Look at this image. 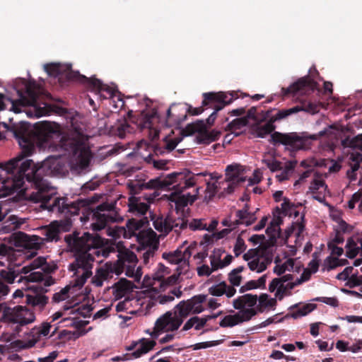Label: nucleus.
Here are the masks:
<instances>
[{
    "instance_id": "1",
    "label": "nucleus",
    "mask_w": 362,
    "mask_h": 362,
    "mask_svg": "<svg viewBox=\"0 0 362 362\" xmlns=\"http://www.w3.org/2000/svg\"><path fill=\"white\" fill-rule=\"evenodd\" d=\"M13 134L22 151L18 156L10 159L7 167L1 170L5 173L15 170V175L6 182V186L10 192H16L23 187L26 180L36 189L30 194V200L38 203L44 196L53 192L45 177L62 174L64 164L60 158L54 156L48 157L40 164H35L26 157L33 154L36 145L48 143L54 136L59 137V126L43 121L31 127L29 123L22 122L15 127Z\"/></svg>"
},
{
    "instance_id": "2",
    "label": "nucleus",
    "mask_w": 362,
    "mask_h": 362,
    "mask_svg": "<svg viewBox=\"0 0 362 362\" xmlns=\"http://www.w3.org/2000/svg\"><path fill=\"white\" fill-rule=\"evenodd\" d=\"M64 240L75 257V260L69 265V270L74 272L75 276L73 286L81 288L93 274L95 257H106L111 251L105 247V239L89 232L81 235V232L74 231L66 235Z\"/></svg>"
},
{
    "instance_id": "3",
    "label": "nucleus",
    "mask_w": 362,
    "mask_h": 362,
    "mask_svg": "<svg viewBox=\"0 0 362 362\" xmlns=\"http://www.w3.org/2000/svg\"><path fill=\"white\" fill-rule=\"evenodd\" d=\"M90 214L92 215V219L94 221L91 223V228L94 231H99L107 228V235L114 239L122 236L127 238L125 227L117 226L111 227L109 226L110 223L120 222L123 220L115 210L113 205L108 204H100L95 210H91Z\"/></svg>"
},
{
    "instance_id": "4",
    "label": "nucleus",
    "mask_w": 362,
    "mask_h": 362,
    "mask_svg": "<svg viewBox=\"0 0 362 362\" xmlns=\"http://www.w3.org/2000/svg\"><path fill=\"white\" fill-rule=\"evenodd\" d=\"M60 146L76 158V165L79 170H85L92 157L88 144V137L79 132H73L60 138Z\"/></svg>"
},
{
    "instance_id": "5",
    "label": "nucleus",
    "mask_w": 362,
    "mask_h": 362,
    "mask_svg": "<svg viewBox=\"0 0 362 362\" xmlns=\"http://www.w3.org/2000/svg\"><path fill=\"white\" fill-rule=\"evenodd\" d=\"M54 192L44 196L42 200L38 201L41 203V207L47 209L49 211L57 212L59 214H64L66 216L79 215L81 211L83 216L80 217V220L86 222L89 219L90 211L88 215H85L87 209L84 207L83 201H78L76 202H68L66 197H58L54 195Z\"/></svg>"
},
{
    "instance_id": "6",
    "label": "nucleus",
    "mask_w": 362,
    "mask_h": 362,
    "mask_svg": "<svg viewBox=\"0 0 362 362\" xmlns=\"http://www.w3.org/2000/svg\"><path fill=\"white\" fill-rule=\"evenodd\" d=\"M326 134V130H323L317 134L307 135L298 134L296 132L281 133L274 132L271 134L269 142L274 146L284 145L288 150L296 151L305 148L309 144V140H317L319 137Z\"/></svg>"
},
{
    "instance_id": "7",
    "label": "nucleus",
    "mask_w": 362,
    "mask_h": 362,
    "mask_svg": "<svg viewBox=\"0 0 362 362\" xmlns=\"http://www.w3.org/2000/svg\"><path fill=\"white\" fill-rule=\"evenodd\" d=\"M174 310V315L169 311L156 320L154 327L156 332L175 331L182 324L184 320L192 313V308L187 300L180 301Z\"/></svg>"
},
{
    "instance_id": "8",
    "label": "nucleus",
    "mask_w": 362,
    "mask_h": 362,
    "mask_svg": "<svg viewBox=\"0 0 362 362\" xmlns=\"http://www.w3.org/2000/svg\"><path fill=\"white\" fill-rule=\"evenodd\" d=\"M174 173H182L184 175L185 178L181 182L174 180L172 182L170 187H164V189L174 191L170 194V200L175 202L178 207H185L188 204H192L197 199L199 188L195 189L196 193L194 194H191L190 193L182 194V192L195 185L194 176L191 175L189 171L175 172Z\"/></svg>"
},
{
    "instance_id": "9",
    "label": "nucleus",
    "mask_w": 362,
    "mask_h": 362,
    "mask_svg": "<svg viewBox=\"0 0 362 362\" xmlns=\"http://www.w3.org/2000/svg\"><path fill=\"white\" fill-rule=\"evenodd\" d=\"M39 86L35 81H29L25 85V91H18L19 98L12 103V109L15 112H20V107L33 106L35 109V116L40 117L47 114L46 108L37 107Z\"/></svg>"
},
{
    "instance_id": "10",
    "label": "nucleus",
    "mask_w": 362,
    "mask_h": 362,
    "mask_svg": "<svg viewBox=\"0 0 362 362\" xmlns=\"http://www.w3.org/2000/svg\"><path fill=\"white\" fill-rule=\"evenodd\" d=\"M184 178V175L182 173H170L163 178L156 177L150 180L147 182L141 183L136 182V183H131L129 185V187L132 193L138 194L144 189H164V187H170L172 182L174 180L181 182Z\"/></svg>"
},
{
    "instance_id": "11",
    "label": "nucleus",
    "mask_w": 362,
    "mask_h": 362,
    "mask_svg": "<svg viewBox=\"0 0 362 362\" xmlns=\"http://www.w3.org/2000/svg\"><path fill=\"white\" fill-rule=\"evenodd\" d=\"M236 94L235 93L208 92L202 94V106L210 107L216 111L221 110L225 106L230 104Z\"/></svg>"
},
{
    "instance_id": "12",
    "label": "nucleus",
    "mask_w": 362,
    "mask_h": 362,
    "mask_svg": "<svg viewBox=\"0 0 362 362\" xmlns=\"http://www.w3.org/2000/svg\"><path fill=\"white\" fill-rule=\"evenodd\" d=\"M317 83L310 78L309 75L298 78L288 88H282L283 97L296 95H308L317 88Z\"/></svg>"
},
{
    "instance_id": "13",
    "label": "nucleus",
    "mask_w": 362,
    "mask_h": 362,
    "mask_svg": "<svg viewBox=\"0 0 362 362\" xmlns=\"http://www.w3.org/2000/svg\"><path fill=\"white\" fill-rule=\"evenodd\" d=\"M342 144L351 148V151L349 153V163L351 172L354 173L360 168L362 164V134L351 139H344Z\"/></svg>"
},
{
    "instance_id": "14",
    "label": "nucleus",
    "mask_w": 362,
    "mask_h": 362,
    "mask_svg": "<svg viewBox=\"0 0 362 362\" xmlns=\"http://www.w3.org/2000/svg\"><path fill=\"white\" fill-rule=\"evenodd\" d=\"M182 132L185 136H190L197 132L196 140L197 143L200 144H209L216 141V138H212L211 134L206 131L205 125L202 121L188 124Z\"/></svg>"
},
{
    "instance_id": "15",
    "label": "nucleus",
    "mask_w": 362,
    "mask_h": 362,
    "mask_svg": "<svg viewBox=\"0 0 362 362\" xmlns=\"http://www.w3.org/2000/svg\"><path fill=\"white\" fill-rule=\"evenodd\" d=\"M148 223V221L146 217H144L140 219H129L126 223L127 238L136 236L139 241L143 240L144 231L141 230V228Z\"/></svg>"
},
{
    "instance_id": "16",
    "label": "nucleus",
    "mask_w": 362,
    "mask_h": 362,
    "mask_svg": "<svg viewBox=\"0 0 362 362\" xmlns=\"http://www.w3.org/2000/svg\"><path fill=\"white\" fill-rule=\"evenodd\" d=\"M156 342L153 340L143 339L139 343V348L132 353L124 354L122 357L116 356L112 358L113 361H128L133 358H137L142 355L148 353L155 346Z\"/></svg>"
},
{
    "instance_id": "17",
    "label": "nucleus",
    "mask_w": 362,
    "mask_h": 362,
    "mask_svg": "<svg viewBox=\"0 0 362 362\" xmlns=\"http://www.w3.org/2000/svg\"><path fill=\"white\" fill-rule=\"evenodd\" d=\"M187 110L180 105H172L166 112V124H180L187 118Z\"/></svg>"
},
{
    "instance_id": "18",
    "label": "nucleus",
    "mask_w": 362,
    "mask_h": 362,
    "mask_svg": "<svg viewBox=\"0 0 362 362\" xmlns=\"http://www.w3.org/2000/svg\"><path fill=\"white\" fill-rule=\"evenodd\" d=\"M51 325L49 322H44L40 326H35L28 333V344L27 346H34L42 337L48 336Z\"/></svg>"
},
{
    "instance_id": "19",
    "label": "nucleus",
    "mask_w": 362,
    "mask_h": 362,
    "mask_svg": "<svg viewBox=\"0 0 362 362\" xmlns=\"http://www.w3.org/2000/svg\"><path fill=\"white\" fill-rule=\"evenodd\" d=\"M66 77L69 80L78 81L87 85L88 87L96 89L98 92L103 87L102 81L95 77L88 78L84 75H81L79 72L70 71L67 73Z\"/></svg>"
},
{
    "instance_id": "20",
    "label": "nucleus",
    "mask_w": 362,
    "mask_h": 362,
    "mask_svg": "<svg viewBox=\"0 0 362 362\" xmlns=\"http://www.w3.org/2000/svg\"><path fill=\"white\" fill-rule=\"evenodd\" d=\"M137 262V257L134 252L129 250H124V251H120L119 252L118 259L114 264L115 265H117V269H119L121 270V273H122L125 267L128 266V264L136 265Z\"/></svg>"
},
{
    "instance_id": "21",
    "label": "nucleus",
    "mask_w": 362,
    "mask_h": 362,
    "mask_svg": "<svg viewBox=\"0 0 362 362\" xmlns=\"http://www.w3.org/2000/svg\"><path fill=\"white\" fill-rule=\"evenodd\" d=\"M18 282H40L42 283L45 286H49L54 283V279L47 275H45L41 272H33L28 276H20Z\"/></svg>"
},
{
    "instance_id": "22",
    "label": "nucleus",
    "mask_w": 362,
    "mask_h": 362,
    "mask_svg": "<svg viewBox=\"0 0 362 362\" xmlns=\"http://www.w3.org/2000/svg\"><path fill=\"white\" fill-rule=\"evenodd\" d=\"M244 169L239 164L229 165L226 168L225 181L244 182L245 177L242 176Z\"/></svg>"
},
{
    "instance_id": "23",
    "label": "nucleus",
    "mask_w": 362,
    "mask_h": 362,
    "mask_svg": "<svg viewBox=\"0 0 362 362\" xmlns=\"http://www.w3.org/2000/svg\"><path fill=\"white\" fill-rule=\"evenodd\" d=\"M273 259V253L269 254L262 258H256L247 262V266L251 271H255L261 273L265 271L268 266L271 264Z\"/></svg>"
},
{
    "instance_id": "24",
    "label": "nucleus",
    "mask_w": 362,
    "mask_h": 362,
    "mask_svg": "<svg viewBox=\"0 0 362 362\" xmlns=\"http://www.w3.org/2000/svg\"><path fill=\"white\" fill-rule=\"evenodd\" d=\"M134 287V284L126 279L125 278L120 279L113 286V294L117 298H121L126 294L130 293Z\"/></svg>"
},
{
    "instance_id": "25",
    "label": "nucleus",
    "mask_w": 362,
    "mask_h": 362,
    "mask_svg": "<svg viewBox=\"0 0 362 362\" xmlns=\"http://www.w3.org/2000/svg\"><path fill=\"white\" fill-rule=\"evenodd\" d=\"M272 253L273 252L268 246L260 245L256 248L247 250V252L243 255V258L245 261L248 262L256 258H262Z\"/></svg>"
},
{
    "instance_id": "26",
    "label": "nucleus",
    "mask_w": 362,
    "mask_h": 362,
    "mask_svg": "<svg viewBox=\"0 0 362 362\" xmlns=\"http://www.w3.org/2000/svg\"><path fill=\"white\" fill-rule=\"evenodd\" d=\"M257 301V296L250 293L245 294L239 296L233 300V305L235 309L240 310L245 308V305L252 308Z\"/></svg>"
},
{
    "instance_id": "27",
    "label": "nucleus",
    "mask_w": 362,
    "mask_h": 362,
    "mask_svg": "<svg viewBox=\"0 0 362 362\" xmlns=\"http://www.w3.org/2000/svg\"><path fill=\"white\" fill-rule=\"evenodd\" d=\"M129 211L136 216H143L149 209V205L145 202H141L135 197L129 198Z\"/></svg>"
},
{
    "instance_id": "28",
    "label": "nucleus",
    "mask_w": 362,
    "mask_h": 362,
    "mask_svg": "<svg viewBox=\"0 0 362 362\" xmlns=\"http://www.w3.org/2000/svg\"><path fill=\"white\" fill-rule=\"evenodd\" d=\"M211 265L213 266L214 269H223L228 266L233 261V257L231 255H227L225 258L221 259V254L218 253L216 255V250L214 251V254L209 256Z\"/></svg>"
},
{
    "instance_id": "29",
    "label": "nucleus",
    "mask_w": 362,
    "mask_h": 362,
    "mask_svg": "<svg viewBox=\"0 0 362 362\" xmlns=\"http://www.w3.org/2000/svg\"><path fill=\"white\" fill-rule=\"evenodd\" d=\"M96 273L103 281L107 280L112 277V274L119 275L121 270L117 269V265L112 263H106L104 267H100L97 269Z\"/></svg>"
},
{
    "instance_id": "30",
    "label": "nucleus",
    "mask_w": 362,
    "mask_h": 362,
    "mask_svg": "<svg viewBox=\"0 0 362 362\" xmlns=\"http://www.w3.org/2000/svg\"><path fill=\"white\" fill-rule=\"evenodd\" d=\"M151 220L153 221V225L156 230L160 233H165L168 234L171 231L170 223H168V216L165 218L163 217H156V215L150 213Z\"/></svg>"
},
{
    "instance_id": "31",
    "label": "nucleus",
    "mask_w": 362,
    "mask_h": 362,
    "mask_svg": "<svg viewBox=\"0 0 362 362\" xmlns=\"http://www.w3.org/2000/svg\"><path fill=\"white\" fill-rule=\"evenodd\" d=\"M206 299V296L204 294H199L194 296L190 299L187 300V302L190 305L192 314H199L204 311L202 303Z\"/></svg>"
},
{
    "instance_id": "32",
    "label": "nucleus",
    "mask_w": 362,
    "mask_h": 362,
    "mask_svg": "<svg viewBox=\"0 0 362 362\" xmlns=\"http://www.w3.org/2000/svg\"><path fill=\"white\" fill-rule=\"evenodd\" d=\"M8 160L6 163H0V183L1 184V189L5 191L6 194H11L14 193L16 191H11L7 189L6 182L13 178V175H15V170L9 171L8 173L1 172V170L5 169L7 167Z\"/></svg>"
},
{
    "instance_id": "33",
    "label": "nucleus",
    "mask_w": 362,
    "mask_h": 362,
    "mask_svg": "<svg viewBox=\"0 0 362 362\" xmlns=\"http://www.w3.org/2000/svg\"><path fill=\"white\" fill-rule=\"evenodd\" d=\"M297 164L296 160H289L285 163V165L283 166V169L281 170V173L279 175H276V179L283 182L284 180H287L289 179L291 174L293 173L296 165Z\"/></svg>"
},
{
    "instance_id": "34",
    "label": "nucleus",
    "mask_w": 362,
    "mask_h": 362,
    "mask_svg": "<svg viewBox=\"0 0 362 362\" xmlns=\"http://www.w3.org/2000/svg\"><path fill=\"white\" fill-rule=\"evenodd\" d=\"M349 264L346 259H339L332 256L327 257L325 260V267L327 271L336 269L338 267L345 266Z\"/></svg>"
},
{
    "instance_id": "35",
    "label": "nucleus",
    "mask_w": 362,
    "mask_h": 362,
    "mask_svg": "<svg viewBox=\"0 0 362 362\" xmlns=\"http://www.w3.org/2000/svg\"><path fill=\"white\" fill-rule=\"evenodd\" d=\"M168 223H170L171 230L174 229L177 231V228L182 230L187 227V220L180 216L177 218H175L172 216H168Z\"/></svg>"
},
{
    "instance_id": "36",
    "label": "nucleus",
    "mask_w": 362,
    "mask_h": 362,
    "mask_svg": "<svg viewBox=\"0 0 362 362\" xmlns=\"http://www.w3.org/2000/svg\"><path fill=\"white\" fill-rule=\"evenodd\" d=\"M158 117V112L155 110H151L143 115L140 126L142 129H152L153 120Z\"/></svg>"
},
{
    "instance_id": "37",
    "label": "nucleus",
    "mask_w": 362,
    "mask_h": 362,
    "mask_svg": "<svg viewBox=\"0 0 362 362\" xmlns=\"http://www.w3.org/2000/svg\"><path fill=\"white\" fill-rule=\"evenodd\" d=\"M162 257L171 264H180L183 262L182 252L180 250H176L173 252H164Z\"/></svg>"
},
{
    "instance_id": "38",
    "label": "nucleus",
    "mask_w": 362,
    "mask_h": 362,
    "mask_svg": "<svg viewBox=\"0 0 362 362\" xmlns=\"http://www.w3.org/2000/svg\"><path fill=\"white\" fill-rule=\"evenodd\" d=\"M18 277V274H17L16 271L14 269H8L0 271V279L7 285L13 284Z\"/></svg>"
},
{
    "instance_id": "39",
    "label": "nucleus",
    "mask_w": 362,
    "mask_h": 362,
    "mask_svg": "<svg viewBox=\"0 0 362 362\" xmlns=\"http://www.w3.org/2000/svg\"><path fill=\"white\" fill-rule=\"evenodd\" d=\"M47 302L48 298L45 295L36 294L35 296H27V303L33 306H40L42 308Z\"/></svg>"
},
{
    "instance_id": "40",
    "label": "nucleus",
    "mask_w": 362,
    "mask_h": 362,
    "mask_svg": "<svg viewBox=\"0 0 362 362\" xmlns=\"http://www.w3.org/2000/svg\"><path fill=\"white\" fill-rule=\"evenodd\" d=\"M144 160L148 164L153 165V168L157 170L166 169V165L169 163L168 160L156 159L154 158V156L151 154L146 156Z\"/></svg>"
},
{
    "instance_id": "41",
    "label": "nucleus",
    "mask_w": 362,
    "mask_h": 362,
    "mask_svg": "<svg viewBox=\"0 0 362 362\" xmlns=\"http://www.w3.org/2000/svg\"><path fill=\"white\" fill-rule=\"evenodd\" d=\"M275 128L274 122H272V119H269L266 124L257 128V134L260 138H264L267 135L274 133Z\"/></svg>"
},
{
    "instance_id": "42",
    "label": "nucleus",
    "mask_w": 362,
    "mask_h": 362,
    "mask_svg": "<svg viewBox=\"0 0 362 362\" xmlns=\"http://www.w3.org/2000/svg\"><path fill=\"white\" fill-rule=\"evenodd\" d=\"M299 112L298 107H291L289 109H283L281 110H279L278 112L272 116L270 119H272V122H275L276 121L281 120L283 119L286 118L288 116L295 114Z\"/></svg>"
},
{
    "instance_id": "43",
    "label": "nucleus",
    "mask_w": 362,
    "mask_h": 362,
    "mask_svg": "<svg viewBox=\"0 0 362 362\" xmlns=\"http://www.w3.org/2000/svg\"><path fill=\"white\" fill-rule=\"evenodd\" d=\"M315 308V305L313 304H305L303 305L301 308H298L296 310L293 311L291 313V317L296 319L301 316H305L313 311Z\"/></svg>"
},
{
    "instance_id": "44",
    "label": "nucleus",
    "mask_w": 362,
    "mask_h": 362,
    "mask_svg": "<svg viewBox=\"0 0 362 362\" xmlns=\"http://www.w3.org/2000/svg\"><path fill=\"white\" fill-rule=\"evenodd\" d=\"M241 322L239 320V317L237 314L228 315L225 316L222 320L219 322V325L221 327H233Z\"/></svg>"
},
{
    "instance_id": "45",
    "label": "nucleus",
    "mask_w": 362,
    "mask_h": 362,
    "mask_svg": "<svg viewBox=\"0 0 362 362\" xmlns=\"http://www.w3.org/2000/svg\"><path fill=\"white\" fill-rule=\"evenodd\" d=\"M257 220L255 212H247V214H244L242 218H238L233 221L234 226H238L240 224H245L246 226H250Z\"/></svg>"
},
{
    "instance_id": "46",
    "label": "nucleus",
    "mask_w": 362,
    "mask_h": 362,
    "mask_svg": "<svg viewBox=\"0 0 362 362\" xmlns=\"http://www.w3.org/2000/svg\"><path fill=\"white\" fill-rule=\"evenodd\" d=\"M248 124V119L247 117H240L233 119L232 122L228 124L227 129L230 131H235L240 129L243 127L247 126Z\"/></svg>"
},
{
    "instance_id": "47",
    "label": "nucleus",
    "mask_w": 362,
    "mask_h": 362,
    "mask_svg": "<svg viewBox=\"0 0 362 362\" xmlns=\"http://www.w3.org/2000/svg\"><path fill=\"white\" fill-rule=\"evenodd\" d=\"M295 107L299 108V112L305 111L314 114L319 111V105L310 101L302 102L301 105H297Z\"/></svg>"
},
{
    "instance_id": "48",
    "label": "nucleus",
    "mask_w": 362,
    "mask_h": 362,
    "mask_svg": "<svg viewBox=\"0 0 362 362\" xmlns=\"http://www.w3.org/2000/svg\"><path fill=\"white\" fill-rule=\"evenodd\" d=\"M294 266V262L293 259H287L284 264L279 265L276 264L274 268V272L278 276L283 274L289 268L293 269Z\"/></svg>"
},
{
    "instance_id": "49",
    "label": "nucleus",
    "mask_w": 362,
    "mask_h": 362,
    "mask_svg": "<svg viewBox=\"0 0 362 362\" xmlns=\"http://www.w3.org/2000/svg\"><path fill=\"white\" fill-rule=\"evenodd\" d=\"M226 283L222 281L209 288V293L214 296H221L226 293Z\"/></svg>"
},
{
    "instance_id": "50",
    "label": "nucleus",
    "mask_w": 362,
    "mask_h": 362,
    "mask_svg": "<svg viewBox=\"0 0 362 362\" xmlns=\"http://www.w3.org/2000/svg\"><path fill=\"white\" fill-rule=\"evenodd\" d=\"M45 69L49 76L54 77H59L62 73V67L59 64H46Z\"/></svg>"
},
{
    "instance_id": "51",
    "label": "nucleus",
    "mask_w": 362,
    "mask_h": 362,
    "mask_svg": "<svg viewBox=\"0 0 362 362\" xmlns=\"http://www.w3.org/2000/svg\"><path fill=\"white\" fill-rule=\"evenodd\" d=\"M239 320H241V322L244 321L250 320L253 316L257 314V311L254 308H243L240 309V311L236 313Z\"/></svg>"
},
{
    "instance_id": "52",
    "label": "nucleus",
    "mask_w": 362,
    "mask_h": 362,
    "mask_svg": "<svg viewBox=\"0 0 362 362\" xmlns=\"http://www.w3.org/2000/svg\"><path fill=\"white\" fill-rule=\"evenodd\" d=\"M70 322V326L74 327L78 329H81L84 328L88 324V321H83L78 320V317L76 315H74L72 317H65L62 320V322Z\"/></svg>"
},
{
    "instance_id": "53",
    "label": "nucleus",
    "mask_w": 362,
    "mask_h": 362,
    "mask_svg": "<svg viewBox=\"0 0 362 362\" xmlns=\"http://www.w3.org/2000/svg\"><path fill=\"white\" fill-rule=\"evenodd\" d=\"M132 130L130 124L124 119L120 124L117 126V132L119 138H124L127 133H130Z\"/></svg>"
},
{
    "instance_id": "54",
    "label": "nucleus",
    "mask_w": 362,
    "mask_h": 362,
    "mask_svg": "<svg viewBox=\"0 0 362 362\" xmlns=\"http://www.w3.org/2000/svg\"><path fill=\"white\" fill-rule=\"evenodd\" d=\"M92 310L93 308L90 305H82L81 306L77 308H74L71 311V313L74 315L77 316L78 315H79L83 316L84 317H86L90 315Z\"/></svg>"
},
{
    "instance_id": "55",
    "label": "nucleus",
    "mask_w": 362,
    "mask_h": 362,
    "mask_svg": "<svg viewBox=\"0 0 362 362\" xmlns=\"http://www.w3.org/2000/svg\"><path fill=\"white\" fill-rule=\"evenodd\" d=\"M263 163H265L267 167L272 171L276 172L283 169V164L281 162L275 159H264Z\"/></svg>"
},
{
    "instance_id": "56",
    "label": "nucleus",
    "mask_w": 362,
    "mask_h": 362,
    "mask_svg": "<svg viewBox=\"0 0 362 362\" xmlns=\"http://www.w3.org/2000/svg\"><path fill=\"white\" fill-rule=\"evenodd\" d=\"M247 248L244 240L239 235L238 236L233 248V252L235 257L240 256Z\"/></svg>"
},
{
    "instance_id": "57",
    "label": "nucleus",
    "mask_w": 362,
    "mask_h": 362,
    "mask_svg": "<svg viewBox=\"0 0 362 362\" xmlns=\"http://www.w3.org/2000/svg\"><path fill=\"white\" fill-rule=\"evenodd\" d=\"M86 332H71L69 330H62L59 334V337L61 339H71L78 338L80 336L85 334Z\"/></svg>"
},
{
    "instance_id": "58",
    "label": "nucleus",
    "mask_w": 362,
    "mask_h": 362,
    "mask_svg": "<svg viewBox=\"0 0 362 362\" xmlns=\"http://www.w3.org/2000/svg\"><path fill=\"white\" fill-rule=\"evenodd\" d=\"M293 288H288L287 286V284H281L279 287L277 288L275 296L279 300H282L284 296H291V290Z\"/></svg>"
},
{
    "instance_id": "59",
    "label": "nucleus",
    "mask_w": 362,
    "mask_h": 362,
    "mask_svg": "<svg viewBox=\"0 0 362 362\" xmlns=\"http://www.w3.org/2000/svg\"><path fill=\"white\" fill-rule=\"evenodd\" d=\"M60 230L59 228L53 226L52 225L46 231V239L48 241L57 240L59 239Z\"/></svg>"
},
{
    "instance_id": "60",
    "label": "nucleus",
    "mask_w": 362,
    "mask_h": 362,
    "mask_svg": "<svg viewBox=\"0 0 362 362\" xmlns=\"http://www.w3.org/2000/svg\"><path fill=\"white\" fill-rule=\"evenodd\" d=\"M293 206V204L287 198H284V202L281 204V208L276 207V213L278 214H284L286 216Z\"/></svg>"
},
{
    "instance_id": "61",
    "label": "nucleus",
    "mask_w": 362,
    "mask_h": 362,
    "mask_svg": "<svg viewBox=\"0 0 362 362\" xmlns=\"http://www.w3.org/2000/svg\"><path fill=\"white\" fill-rule=\"evenodd\" d=\"M69 288L68 287L62 288L59 292L55 293L53 295L52 300L55 303H59L66 300L69 297Z\"/></svg>"
},
{
    "instance_id": "62",
    "label": "nucleus",
    "mask_w": 362,
    "mask_h": 362,
    "mask_svg": "<svg viewBox=\"0 0 362 362\" xmlns=\"http://www.w3.org/2000/svg\"><path fill=\"white\" fill-rule=\"evenodd\" d=\"M316 300L334 308L338 307L339 305V300L336 297H318L316 298Z\"/></svg>"
},
{
    "instance_id": "63",
    "label": "nucleus",
    "mask_w": 362,
    "mask_h": 362,
    "mask_svg": "<svg viewBox=\"0 0 362 362\" xmlns=\"http://www.w3.org/2000/svg\"><path fill=\"white\" fill-rule=\"evenodd\" d=\"M189 228L192 230H205L206 228V224L203 223L202 219H193L189 223Z\"/></svg>"
},
{
    "instance_id": "64",
    "label": "nucleus",
    "mask_w": 362,
    "mask_h": 362,
    "mask_svg": "<svg viewBox=\"0 0 362 362\" xmlns=\"http://www.w3.org/2000/svg\"><path fill=\"white\" fill-rule=\"evenodd\" d=\"M322 187H327L325 182L323 180L315 179L311 183L309 189L311 192L314 194L316 193L317 190H319Z\"/></svg>"
}]
</instances>
